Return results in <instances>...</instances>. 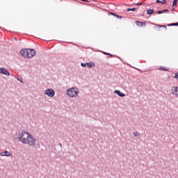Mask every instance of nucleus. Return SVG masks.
<instances>
[{"label": "nucleus", "mask_w": 178, "mask_h": 178, "mask_svg": "<svg viewBox=\"0 0 178 178\" xmlns=\"http://www.w3.org/2000/svg\"><path fill=\"white\" fill-rule=\"evenodd\" d=\"M22 144H26L29 147H35L36 140L30 133L23 131L19 138Z\"/></svg>", "instance_id": "obj_1"}, {"label": "nucleus", "mask_w": 178, "mask_h": 178, "mask_svg": "<svg viewBox=\"0 0 178 178\" xmlns=\"http://www.w3.org/2000/svg\"><path fill=\"white\" fill-rule=\"evenodd\" d=\"M20 54L26 59H30L33 56H35V50L30 49H23L20 51Z\"/></svg>", "instance_id": "obj_2"}, {"label": "nucleus", "mask_w": 178, "mask_h": 178, "mask_svg": "<svg viewBox=\"0 0 178 178\" xmlns=\"http://www.w3.org/2000/svg\"><path fill=\"white\" fill-rule=\"evenodd\" d=\"M66 95L71 98H75L79 95V89L75 87L69 88L66 90Z\"/></svg>", "instance_id": "obj_3"}, {"label": "nucleus", "mask_w": 178, "mask_h": 178, "mask_svg": "<svg viewBox=\"0 0 178 178\" xmlns=\"http://www.w3.org/2000/svg\"><path fill=\"white\" fill-rule=\"evenodd\" d=\"M44 95L50 98H54L55 96V90L53 89H47L44 91Z\"/></svg>", "instance_id": "obj_4"}, {"label": "nucleus", "mask_w": 178, "mask_h": 178, "mask_svg": "<svg viewBox=\"0 0 178 178\" xmlns=\"http://www.w3.org/2000/svg\"><path fill=\"white\" fill-rule=\"evenodd\" d=\"M171 93L172 94V95H175V97H178V88L172 87L171 88Z\"/></svg>", "instance_id": "obj_5"}, {"label": "nucleus", "mask_w": 178, "mask_h": 178, "mask_svg": "<svg viewBox=\"0 0 178 178\" xmlns=\"http://www.w3.org/2000/svg\"><path fill=\"white\" fill-rule=\"evenodd\" d=\"M0 73L1 74H5L6 76H10V74L9 73V71L6 70V68H0Z\"/></svg>", "instance_id": "obj_6"}, {"label": "nucleus", "mask_w": 178, "mask_h": 178, "mask_svg": "<svg viewBox=\"0 0 178 178\" xmlns=\"http://www.w3.org/2000/svg\"><path fill=\"white\" fill-rule=\"evenodd\" d=\"M1 156H12V153L10 152H2L1 153Z\"/></svg>", "instance_id": "obj_7"}, {"label": "nucleus", "mask_w": 178, "mask_h": 178, "mask_svg": "<svg viewBox=\"0 0 178 178\" xmlns=\"http://www.w3.org/2000/svg\"><path fill=\"white\" fill-rule=\"evenodd\" d=\"M114 92L117 94V95H119V97H126V95L120 92V90H115Z\"/></svg>", "instance_id": "obj_8"}, {"label": "nucleus", "mask_w": 178, "mask_h": 178, "mask_svg": "<svg viewBox=\"0 0 178 178\" xmlns=\"http://www.w3.org/2000/svg\"><path fill=\"white\" fill-rule=\"evenodd\" d=\"M136 26H147V22H139V21H136L135 22Z\"/></svg>", "instance_id": "obj_9"}, {"label": "nucleus", "mask_w": 178, "mask_h": 178, "mask_svg": "<svg viewBox=\"0 0 178 178\" xmlns=\"http://www.w3.org/2000/svg\"><path fill=\"white\" fill-rule=\"evenodd\" d=\"M159 70H161L162 72H168L169 71V68H168L166 67L160 66L159 67Z\"/></svg>", "instance_id": "obj_10"}, {"label": "nucleus", "mask_w": 178, "mask_h": 178, "mask_svg": "<svg viewBox=\"0 0 178 178\" xmlns=\"http://www.w3.org/2000/svg\"><path fill=\"white\" fill-rule=\"evenodd\" d=\"M86 66L87 67H94L95 65L94 64V63L90 62V63H86Z\"/></svg>", "instance_id": "obj_11"}, {"label": "nucleus", "mask_w": 178, "mask_h": 178, "mask_svg": "<svg viewBox=\"0 0 178 178\" xmlns=\"http://www.w3.org/2000/svg\"><path fill=\"white\" fill-rule=\"evenodd\" d=\"M156 2L157 3H162V5L166 4V0H162V1L156 0Z\"/></svg>", "instance_id": "obj_12"}, {"label": "nucleus", "mask_w": 178, "mask_h": 178, "mask_svg": "<svg viewBox=\"0 0 178 178\" xmlns=\"http://www.w3.org/2000/svg\"><path fill=\"white\" fill-rule=\"evenodd\" d=\"M111 15H112L113 16H115V17H118V19H123V17L113 13H111Z\"/></svg>", "instance_id": "obj_13"}, {"label": "nucleus", "mask_w": 178, "mask_h": 178, "mask_svg": "<svg viewBox=\"0 0 178 178\" xmlns=\"http://www.w3.org/2000/svg\"><path fill=\"white\" fill-rule=\"evenodd\" d=\"M154 13V9H150L147 11V15H152Z\"/></svg>", "instance_id": "obj_14"}, {"label": "nucleus", "mask_w": 178, "mask_h": 178, "mask_svg": "<svg viewBox=\"0 0 178 178\" xmlns=\"http://www.w3.org/2000/svg\"><path fill=\"white\" fill-rule=\"evenodd\" d=\"M127 10V12H130L131 10H132V12H136V10H137V8H128Z\"/></svg>", "instance_id": "obj_15"}, {"label": "nucleus", "mask_w": 178, "mask_h": 178, "mask_svg": "<svg viewBox=\"0 0 178 178\" xmlns=\"http://www.w3.org/2000/svg\"><path fill=\"white\" fill-rule=\"evenodd\" d=\"M177 5V0H173L172 6H176Z\"/></svg>", "instance_id": "obj_16"}, {"label": "nucleus", "mask_w": 178, "mask_h": 178, "mask_svg": "<svg viewBox=\"0 0 178 178\" xmlns=\"http://www.w3.org/2000/svg\"><path fill=\"white\" fill-rule=\"evenodd\" d=\"M163 12H168V10H164L163 11H158L157 13L159 15H162V13H163Z\"/></svg>", "instance_id": "obj_17"}, {"label": "nucleus", "mask_w": 178, "mask_h": 178, "mask_svg": "<svg viewBox=\"0 0 178 178\" xmlns=\"http://www.w3.org/2000/svg\"><path fill=\"white\" fill-rule=\"evenodd\" d=\"M168 26H178V22L177 23H173V24H170L168 25Z\"/></svg>", "instance_id": "obj_18"}, {"label": "nucleus", "mask_w": 178, "mask_h": 178, "mask_svg": "<svg viewBox=\"0 0 178 178\" xmlns=\"http://www.w3.org/2000/svg\"><path fill=\"white\" fill-rule=\"evenodd\" d=\"M134 136H135V137H138V136H140V133L135 132V133H134Z\"/></svg>", "instance_id": "obj_19"}, {"label": "nucleus", "mask_w": 178, "mask_h": 178, "mask_svg": "<svg viewBox=\"0 0 178 178\" xmlns=\"http://www.w3.org/2000/svg\"><path fill=\"white\" fill-rule=\"evenodd\" d=\"M17 79L18 80V81L23 83V79L22 77H20V78L17 77Z\"/></svg>", "instance_id": "obj_20"}, {"label": "nucleus", "mask_w": 178, "mask_h": 178, "mask_svg": "<svg viewBox=\"0 0 178 178\" xmlns=\"http://www.w3.org/2000/svg\"><path fill=\"white\" fill-rule=\"evenodd\" d=\"M82 67H87V63H81Z\"/></svg>", "instance_id": "obj_21"}, {"label": "nucleus", "mask_w": 178, "mask_h": 178, "mask_svg": "<svg viewBox=\"0 0 178 178\" xmlns=\"http://www.w3.org/2000/svg\"><path fill=\"white\" fill-rule=\"evenodd\" d=\"M156 27H164L165 29H166V26H162V25H158L156 24Z\"/></svg>", "instance_id": "obj_22"}, {"label": "nucleus", "mask_w": 178, "mask_h": 178, "mask_svg": "<svg viewBox=\"0 0 178 178\" xmlns=\"http://www.w3.org/2000/svg\"><path fill=\"white\" fill-rule=\"evenodd\" d=\"M175 79H177V80H178V72L175 74Z\"/></svg>", "instance_id": "obj_23"}, {"label": "nucleus", "mask_w": 178, "mask_h": 178, "mask_svg": "<svg viewBox=\"0 0 178 178\" xmlns=\"http://www.w3.org/2000/svg\"><path fill=\"white\" fill-rule=\"evenodd\" d=\"M136 5H137L138 6H140L143 5V3H136Z\"/></svg>", "instance_id": "obj_24"}, {"label": "nucleus", "mask_w": 178, "mask_h": 178, "mask_svg": "<svg viewBox=\"0 0 178 178\" xmlns=\"http://www.w3.org/2000/svg\"><path fill=\"white\" fill-rule=\"evenodd\" d=\"M108 56H109V58H113V55H112L111 54H109Z\"/></svg>", "instance_id": "obj_25"}, {"label": "nucleus", "mask_w": 178, "mask_h": 178, "mask_svg": "<svg viewBox=\"0 0 178 178\" xmlns=\"http://www.w3.org/2000/svg\"><path fill=\"white\" fill-rule=\"evenodd\" d=\"M104 55H109V53L104 52Z\"/></svg>", "instance_id": "obj_26"}, {"label": "nucleus", "mask_w": 178, "mask_h": 178, "mask_svg": "<svg viewBox=\"0 0 178 178\" xmlns=\"http://www.w3.org/2000/svg\"><path fill=\"white\" fill-rule=\"evenodd\" d=\"M74 2H79V1H76V0H72Z\"/></svg>", "instance_id": "obj_27"}, {"label": "nucleus", "mask_w": 178, "mask_h": 178, "mask_svg": "<svg viewBox=\"0 0 178 178\" xmlns=\"http://www.w3.org/2000/svg\"><path fill=\"white\" fill-rule=\"evenodd\" d=\"M60 1H62L63 0H60Z\"/></svg>", "instance_id": "obj_28"}]
</instances>
